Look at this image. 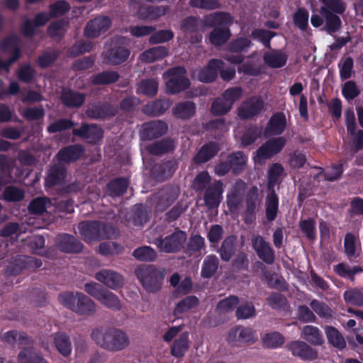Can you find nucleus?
Listing matches in <instances>:
<instances>
[{"label": "nucleus", "instance_id": "obj_61", "mask_svg": "<svg viewBox=\"0 0 363 363\" xmlns=\"http://www.w3.org/2000/svg\"><path fill=\"white\" fill-rule=\"evenodd\" d=\"M232 107L221 96L215 99L211 105V112L213 116H220L227 114Z\"/></svg>", "mask_w": 363, "mask_h": 363}, {"label": "nucleus", "instance_id": "obj_7", "mask_svg": "<svg viewBox=\"0 0 363 363\" xmlns=\"http://www.w3.org/2000/svg\"><path fill=\"white\" fill-rule=\"evenodd\" d=\"M168 79L166 82L167 92L176 94L187 89L191 84L186 76V70L184 67L177 66L169 69L165 72Z\"/></svg>", "mask_w": 363, "mask_h": 363}, {"label": "nucleus", "instance_id": "obj_34", "mask_svg": "<svg viewBox=\"0 0 363 363\" xmlns=\"http://www.w3.org/2000/svg\"><path fill=\"white\" fill-rule=\"evenodd\" d=\"M129 184V179L123 177L113 179L106 184L107 193L111 197L121 196L127 191Z\"/></svg>", "mask_w": 363, "mask_h": 363}, {"label": "nucleus", "instance_id": "obj_36", "mask_svg": "<svg viewBox=\"0 0 363 363\" xmlns=\"http://www.w3.org/2000/svg\"><path fill=\"white\" fill-rule=\"evenodd\" d=\"M172 111L176 118L186 121L195 115L196 106L191 101H185L177 104Z\"/></svg>", "mask_w": 363, "mask_h": 363}, {"label": "nucleus", "instance_id": "obj_26", "mask_svg": "<svg viewBox=\"0 0 363 363\" xmlns=\"http://www.w3.org/2000/svg\"><path fill=\"white\" fill-rule=\"evenodd\" d=\"M169 11L168 6H141L138 16L143 21H155Z\"/></svg>", "mask_w": 363, "mask_h": 363}, {"label": "nucleus", "instance_id": "obj_12", "mask_svg": "<svg viewBox=\"0 0 363 363\" xmlns=\"http://www.w3.org/2000/svg\"><path fill=\"white\" fill-rule=\"evenodd\" d=\"M264 107L263 100L258 96H251L244 100L238 108V116L240 120H250L261 113Z\"/></svg>", "mask_w": 363, "mask_h": 363}, {"label": "nucleus", "instance_id": "obj_39", "mask_svg": "<svg viewBox=\"0 0 363 363\" xmlns=\"http://www.w3.org/2000/svg\"><path fill=\"white\" fill-rule=\"evenodd\" d=\"M120 78L118 72L113 70L103 71L91 77V84L94 86L108 85L116 82Z\"/></svg>", "mask_w": 363, "mask_h": 363}, {"label": "nucleus", "instance_id": "obj_23", "mask_svg": "<svg viewBox=\"0 0 363 363\" xmlns=\"http://www.w3.org/2000/svg\"><path fill=\"white\" fill-rule=\"evenodd\" d=\"M84 153V148L82 145H70L61 148L56 157L59 162L70 163L78 160Z\"/></svg>", "mask_w": 363, "mask_h": 363}, {"label": "nucleus", "instance_id": "obj_63", "mask_svg": "<svg viewBox=\"0 0 363 363\" xmlns=\"http://www.w3.org/2000/svg\"><path fill=\"white\" fill-rule=\"evenodd\" d=\"M48 203H50V199L46 197H37L30 202L28 208L31 214L42 215L46 211Z\"/></svg>", "mask_w": 363, "mask_h": 363}, {"label": "nucleus", "instance_id": "obj_8", "mask_svg": "<svg viewBox=\"0 0 363 363\" xmlns=\"http://www.w3.org/2000/svg\"><path fill=\"white\" fill-rule=\"evenodd\" d=\"M41 259L26 255H17L12 258L7 266L5 274L8 277L17 276L24 269H36L41 267Z\"/></svg>", "mask_w": 363, "mask_h": 363}, {"label": "nucleus", "instance_id": "obj_59", "mask_svg": "<svg viewBox=\"0 0 363 363\" xmlns=\"http://www.w3.org/2000/svg\"><path fill=\"white\" fill-rule=\"evenodd\" d=\"M309 13L304 7L297 9L293 16L294 25L301 30L305 31L308 27Z\"/></svg>", "mask_w": 363, "mask_h": 363}, {"label": "nucleus", "instance_id": "obj_54", "mask_svg": "<svg viewBox=\"0 0 363 363\" xmlns=\"http://www.w3.org/2000/svg\"><path fill=\"white\" fill-rule=\"evenodd\" d=\"M335 272L341 277L348 278L350 280H353L354 276L362 272L363 270L359 266H354L350 268L345 263H340L334 267Z\"/></svg>", "mask_w": 363, "mask_h": 363}, {"label": "nucleus", "instance_id": "obj_37", "mask_svg": "<svg viewBox=\"0 0 363 363\" xmlns=\"http://www.w3.org/2000/svg\"><path fill=\"white\" fill-rule=\"evenodd\" d=\"M237 242V237L233 235H228L223 240L220 249L218 250L223 261H230L235 254Z\"/></svg>", "mask_w": 363, "mask_h": 363}, {"label": "nucleus", "instance_id": "obj_2", "mask_svg": "<svg viewBox=\"0 0 363 363\" xmlns=\"http://www.w3.org/2000/svg\"><path fill=\"white\" fill-rule=\"evenodd\" d=\"M78 230L83 240L87 243L116 238L119 235L117 228L100 220L81 222L78 224Z\"/></svg>", "mask_w": 363, "mask_h": 363}, {"label": "nucleus", "instance_id": "obj_43", "mask_svg": "<svg viewBox=\"0 0 363 363\" xmlns=\"http://www.w3.org/2000/svg\"><path fill=\"white\" fill-rule=\"evenodd\" d=\"M219 267V259L215 255H207L203 259L201 275L203 278L210 279L215 275Z\"/></svg>", "mask_w": 363, "mask_h": 363}, {"label": "nucleus", "instance_id": "obj_57", "mask_svg": "<svg viewBox=\"0 0 363 363\" xmlns=\"http://www.w3.org/2000/svg\"><path fill=\"white\" fill-rule=\"evenodd\" d=\"M323 6L320 8V12H323L324 9L331 11L337 14H343L347 9L346 3L344 0H319Z\"/></svg>", "mask_w": 363, "mask_h": 363}, {"label": "nucleus", "instance_id": "obj_19", "mask_svg": "<svg viewBox=\"0 0 363 363\" xmlns=\"http://www.w3.org/2000/svg\"><path fill=\"white\" fill-rule=\"evenodd\" d=\"M225 62L220 59H211L206 66L201 69L197 75L198 80L203 83L214 82L219 71L224 68Z\"/></svg>", "mask_w": 363, "mask_h": 363}, {"label": "nucleus", "instance_id": "obj_6", "mask_svg": "<svg viewBox=\"0 0 363 363\" xmlns=\"http://www.w3.org/2000/svg\"><path fill=\"white\" fill-rule=\"evenodd\" d=\"M187 239L185 231L177 228L172 233L164 238L160 236L155 240V245L160 251L165 253H175L181 251Z\"/></svg>", "mask_w": 363, "mask_h": 363}, {"label": "nucleus", "instance_id": "obj_49", "mask_svg": "<svg viewBox=\"0 0 363 363\" xmlns=\"http://www.w3.org/2000/svg\"><path fill=\"white\" fill-rule=\"evenodd\" d=\"M211 177L207 170L199 172L192 181L191 187L196 192H202L211 185Z\"/></svg>", "mask_w": 363, "mask_h": 363}, {"label": "nucleus", "instance_id": "obj_44", "mask_svg": "<svg viewBox=\"0 0 363 363\" xmlns=\"http://www.w3.org/2000/svg\"><path fill=\"white\" fill-rule=\"evenodd\" d=\"M227 160L235 174H239L244 170L247 157L242 151L232 152L228 155Z\"/></svg>", "mask_w": 363, "mask_h": 363}, {"label": "nucleus", "instance_id": "obj_25", "mask_svg": "<svg viewBox=\"0 0 363 363\" xmlns=\"http://www.w3.org/2000/svg\"><path fill=\"white\" fill-rule=\"evenodd\" d=\"M220 147L216 142H208L201 147L193 157V162L196 164L206 163L213 158L219 152Z\"/></svg>", "mask_w": 363, "mask_h": 363}, {"label": "nucleus", "instance_id": "obj_29", "mask_svg": "<svg viewBox=\"0 0 363 363\" xmlns=\"http://www.w3.org/2000/svg\"><path fill=\"white\" fill-rule=\"evenodd\" d=\"M172 105L169 99H156L148 102L143 106V113L149 116H159L162 115Z\"/></svg>", "mask_w": 363, "mask_h": 363}, {"label": "nucleus", "instance_id": "obj_17", "mask_svg": "<svg viewBox=\"0 0 363 363\" xmlns=\"http://www.w3.org/2000/svg\"><path fill=\"white\" fill-rule=\"evenodd\" d=\"M223 184L215 180L204 190L203 200L208 209L217 208L223 199Z\"/></svg>", "mask_w": 363, "mask_h": 363}, {"label": "nucleus", "instance_id": "obj_13", "mask_svg": "<svg viewBox=\"0 0 363 363\" xmlns=\"http://www.w3.org/2000/svg\"><path fill=\"white\" fill-rule=\"evenodd\" d=\"M252 247L263 262L269 265L274 263L275 252L270 243L264 237L259 235L254 236L252 239Z\"/></svg>", "mask_w": 363, "mask_h": 363}, {"label": "nucleus", "instance_id": "obj_1", "mask_svg": "<svg viewBox=\"0 0 363 363\" xmlns=\"http://www.w3.org/2000/svg\"><path fill=\"white\" fill-rule=\"evenodd\" d=\"M91 338L101 348L110 352L125 349L130 344L127 333L114 327H100L92 330Z\"/></svg>", "mask_w": 363, "mask_h": 363}, {"label": "nucleus", "instance_id": "obj_3", "mask_svg": "<svg viewBox=\"0 0 363 363\" xmlns=\"http://www.w3.org/2000/svg\"><path fill=\"white\" fill-rule=\"evenodd\" d=\"M231 16L227 12H217L207 17V26L213 28L208 35L209 42L216 47L225 44L231 36Z\"/></svg>", "mask_w": 363, "mask_h": 363}, {"label": "nucleus", "instance_id": "obj_28", "mask_svg": "<svg viewBox=\"0 0 363 363\" xmlns=\"http://www.w3.org/2000/svg\"><path fill=\"white\" fill-rule=\"evenodd\" d=\"M263 60L269 67L278 69L286 65L288 55L281 50L274 49L264 54Z\"/></svg>", "mask_w": 363, "mask_h": 363}, {"label": "nucleus", "instance_id": "obj_18", "mask_svg": "<svg viewBox=\"0 0 363 363\" xmlns=\"http://www.w3.org/2000/svg\"><path fill=\"white\" fill-rule=\"evenodd\" d=\"M111 25V20L108 16H98L90 20L85 28L84 35L87 38H98L106 33Z\"/></svg>", "mask_w": 363, "mask_h": 363}, {"label": "nucleus", "instance_id": "obj_38", "mask_svg": "<svg viewBox=\"0 0 363 363\" xmlns=\"http://www.w3.org/2000/svg\"><path fill=\"white\" fill-rule=\"evenodd\" d=\"M301 337L307 342L314 346H320L324 343L323 335L316 326L305 325L302 329Z\"/></svg>", "mask_w": 363, "mask_h": 363}, {"label": "nucleus", "instance_id": "obj_53", "mask_svg": "<svg viewBox=\"0 0 363 363\" xmlns=\"http://www.w3.org/2000/svg\"><path fill=\"white\" fill-rule=\"evenodd\" d=\"M99 301L108 309L114 311H119L122 308L118 297L108 290H106Z\"/></svg>", "mask_w": 363, "mask_h": 363}, {"label": "nucleus", "instance_id": "obj_35", "mask_svg": "<svg viewBox=\"0 0 363 363\" xmlns=\"http://www.w3.org/2000/svg\"><path fill=\"white\" fill-rule=\"evenodd\" d=\"M286 118L283 112L274 113L269 120L266 130L272 135H281L286 127Z\"/></svg>", "mask_w": 363, "mask_h": 363}, {"label": "nucleus", "instance_id": "obj_48", "mask_svg": "<svg viewBox=\"0 0 363 363\" xmlns=\"http://www.w3.org/2000/svg\"><path fill=\"white\" fill-rule=\"evenodd\" d=\"M132 255L140 262H150L156 259L157 253L150 246L143 245L135 249Z\"/></svg>", "mask_w": 363, "mask_h": 363}, {"label": "nucleus", "instance_id": "obj_16", "mask_svg": "<svg viewBox=\"0 0 363 363\" xmlns=\"http://www.w3.org/2000/svg\"><path fill=\"white\" fill-rule=\"evenodd\" d=\"M286 143V140L284 137L268 140L257 149V159L264 160L272 158L282 150Z\"/></svg>", "mask_w": 363, "mask_h": 363}, {"label": "nucleus", "instance_id": "obj_31", "mask_svg": "<svg viewBox=\"0 0 363 363\" xmlns=\"http://www.w3.org/2000/svg\"><path fill=\"white\" fill-rule=\"evenodd\" d=\"M86 95L72 89L63 90L60 96L62 104L68 108L80 107L85 101Z\"/></svg>", "mask_w": 363, "mask_h": 363}, {"label": "nucleus", "instance_id": "obj_52", "mask_svg": "<svg viewBox=\"0 0 363 363\" xmlns=\"http://www.w3.org/2000/svg\"><path fill=\"white\" fill-rule=\"evenodd\" d=\"M252 45V43L249 38L238 37L229 43L228 49L234 53L247 52Z\"/></svg>", "mask_w": 363, "mask_h": 363}, {"label": "nucleus", "instance_id": "obj_46", "mask_svg": "<svg viewBox=\"0 0 363 363\" xmlns=\"http://www.w3.org/2000/svg\"><path fill=\"white\" fill-rule=\"evenodd\" d=\"M18 359L19 363H50L40 353L27 347L19 352Z\"/></svg>", "mask_w": 363, "mask_h": 363}, {"label": "nucleus", "instance_id": "obj_10", "mask_svg": "<svg viewBox=\"0 0 363 363\" xmlns=\"http://www.w3.org/2000/svg\"><path fill=\"white\" fill-rule=\"evenodd\" d=\"M118 108L107 101H94L89 103L86 110V116L94 120H104L116 116Z\"/></svg>", "mask_w": 363, "mask_h": 363}, {"label": "nucleus", "instance_id": "obj_42", "mask_svg": "<svg viewBox=\"0 0 363 363\" xmlns=\"http://www.w3.org/2000/svg\"><path fill=\"white\" fill-rule=\"evenodd\" d=\"M54 345L56 350L63 357H67L72 352V343L68 335L65 333H57L54 335Z\"/></svg>", "mask_w": 363, "mask_h": 363}, {"label": "nucleus", "instance_id": "obj_62", "mask_svg": "<svg viewBox=\"0 0 363 363\" xmlns=\"http://www.w3.org/2000/svg\"><path fill=\"white\" fill-rule=\"evenodd\" d=\"M284 172V167L279 163H274L267 172V185L269 188H273L278 182L279 178Z\"/></svg>", "mask_w": 363, "mask_h": 363}, {"label": "nucleus", "instance_id": "obj_24", "mask_svg": "<svg viewBox=\"0 0 363 363\" xmlns=\"http://www.w3.org/2000/svg\"><path fill=\"white\" fill-rule=\"evenodd\" d=\"M176 149L174 140L171 138H165L147 146V152L154 156H162L174 153Z\"/></svg>", "mask_w": 363, "mask_h": 363}, {"label": "nucleus", "instance_id": "obj_15", "mask_svg": "<svg viewBox=\"0 0 363 363\" xmlns=\"http://www.w3.org/2000/svg\"><path fill=\"white\" fill-rule=\"evenodd\" d=\"M56 247L62 252L77 254L82 251L84 245L75 236L68 233H60L55 240Z\"/></svg>", "mask_w": 363, "mask_h": 363}, {"label": "nucleus", "instance_id": "obj_32", "mask_svg": "<svg viewBox=\"0 0 363 363\" xmlns=\"http://www.w3.org/2000/svg\"><path fill=\"white\" fill-rule=\"evenodd\" d=\"M130 51L124 46H115L108 49L106 53V60L113 65H118L125 62Z\"/></svg>", "mask_w": 363, "mask_h": 363}, {"label": "nucleus", "instance_id": "obj_22", "mask_svg": "<svg viewBox=\"0 0 363 363\" xmlns=\"http://www.w3.org/2000/svg\"><path fill=\"white\" fill-rule=\"evenodd\" d=\"M95 279L107 287L116 290L123 284V278L118 272L111 269H101L96 272Z\"/></svg>", "mask_w": 363, "mask_h": 363}, {"label": "nucleus", "instance_id": "obj_21", "mask_svg": "<svg viewBox=\"0 0 363 363\" xmlns=\"http://www.w3.org/2000/svg\"><path fill=\"white\" fill-rule=\"evenodd\" d=\"M72 134L87 140L90 143H96L103 138L104 131L96 124L83 123L79 128H74Z\"/></svg>", "mask_w": 363, "mask_h": 363}, {"label": "nucleus", "instance_id": "obj_51", "mask_svg": "<svg viewBox=\"0 0 363 363\" xmlns=\"http://www.w3.org/2000/svg\"><path fill=\"white\" fill-rule=\"evenodd\" d=\"M158 83L154 79H146L140 82L137 88V93L152 97L157 94Z\"/></svg>", "mask_w": 363, "mask_h": 363}, {"label": "nucleus", "instance_id": "obj_64", "mask_svg": "<svg viewBox=\"0 0 363 363\" xmlns=\"http://www.w3.org/2000/svg\"><path fill=\"white\" fill-rule=\"evenodd\" d=\"M74 125V123L68 118H60L50 123L47 127L49 133H56L64 130H69Z\"/></svg>", "mask_w": 363, "mask_h": 363}, {"label": "nucleus", "instance_id": "obj_27", "mask_svg": "<svg viewBox=\"0 0 363 363\" xmlns=\"http://www.w3.org/2000/svg\"><path fill=\"white\" fill-rule=\"evenodd\" d=\"M177 168L178 162L176 159L172 158L164 160L153 167V175L157 179L164 180L167 177H172Z\"/></svg>", "mask_w": 363, "mask_h": 363}, {"label": "nucleus", "instance_id": "obj_50", "mask_svg": "<svg viewBox=\"0 0 363 363\" xmlns=\"http://www.w3.org/2000/svg\"><path fill=\"white\" fill-rule=\"evenodd\" d=\"M206 243L204 238L200 235H191L186 244V253L189 256L201 253L202 250H205Z\"/></svg>", "mask_w": 363, "mask_h": 363}, {"label": "nucleus", "instance_id": "obj_9", "mask_svg": "<svg viewBox=\"0 0 363 363\" xmlns=\"http://www.w3.org/2000/svg\"><path fill=\"white\" fill-rule=\"evenodd\" d=\"M246 208L242 213V219L245 224L251 225L256 220V214L262 203L259 189L252 186L247 192L245 196Z\"/></svg>", "mask_w": 363, "mask_h": 363}, {"label": "nucleus", "instance_id": "obj_47", "mask_svg": "<svg viewBox=\"0 0 363 363\" xmlns=\"http://www.w3.org/2000/svg\"><path fill=\"white\" fill-rule=\"evenodd\" d=\"M199 304V300L196 296L191 295L186 296L177 303L174 309V314L175 315H180L196 308Z\"/></svg>", "mask_w": 363, "mask_h": 363}, {"label": "nucleus", "instance_id": "obj_4", "mask_svg": "<svg viewBox=\"0 0 363 363\" xmlns=\"http://www.w3.org/2000/svg\"><path fill=\"white\" fill-rule=\"evenodd\" d=\"M164 272V269H160L153 264H140L135 269V274L143 288L151 293L160 290Z\"/></svg>", "mask_w": 363, "mask_h": 363}, {"label": "nucleus", "instance_id": "obj_33", "mask_svg": "<svg viewBox=\"0 0 363 363\" xmlns=\"http://www.w3.org/2000/svg\"><path fill=\"white\" fill-rule=\"evenodd\" d=\"M190 347L189 332L182 333L175 339L171 347L170 353L176 358L183 357Z\"/></svg>", "mask_w": 363, "mask_h": 363}, {"label": "nucleus", "instance_id": "obj_5", "mask_svg": "<svg viewBox=\"0 0 363 363\" xmlns=\"http://www.w3.org/2000/svg\"><path fill=\"white\" fill-rule=\"evenodd\" d=\"M60 302L79 315H91L96 311L95 303L82 292H65L59 295Z\"/></svg>", "mask_w": 363, "mask_h": 363}, {"label": "nucleus", "instance_id": "obj_55", "mask_svg": "<svg viewBox=\"0 0 363 363\" xmlns=\"http://www.w3.org/2000/svg\"><path fill=\"white\" fill-rule=\"evenodd\" d=\"M238 336V341L240 342L248 343L253 340V333L250 328H240L231 330L228 334L229 341L234 340Z\"/></svg>", "mask_w": 363, "mask_h": 363}, {"label": "nucleus", "instance_id": "obj_20", "mask_svg": "<svg viewBox=\"0 0 363 363\" xmlns=\"http://www.w3.org/2000/svg\"><path fill=\"white\" fill-rule=\"evenodd\" d=\"M67 169L62 164H55L48 169L45 177V186L52 188L62 185L67 177Z\"/></svg>", "mask_w": 363, "mask_h": 363}, {"label": "nucleus", "instance_id": "obj_30", "mask_svg": "<svg viewBox=\"0 0 363 363\" xmlns=\"http://www.w3.org/2000/svg\"><path fill=\"white\" fill-rule=\"evenodd\" d=\"M325 20V25L323 28L328 34L333 35L337 33L342 27V21L339 16L340 14L328 11L323 10V12H320Z\"/></svg>", "mask_w": 363, "mask_h": 363}, {"label": "nucleus", "instance_id": "obj_11", "mask_svg": "<svg viewBox=\"0 0 363 363\" xmlns=\"http://www.w3.org/2000/svg\"><path fill=\"white\" fill-rule=\"evenodd\" d=\"M168 131V125L161 120H152L143 123L139 130V136L143 141L158 139Z\"/></svg>", "mask_w": 363, "mask_h": 363}, {"label": "nucleus", "instance_id": "obj_40", "mask_svg": "<svg viewBox=\"0 0 363 363\" xmlns=\"http://www.w3.org/2000/svg\"><path fill=\"white\" fill-rule=\"evenodd\" d=\"M279 197L274 190L271 191L266 197L265 216L268 222L275 220L279 212Z\"/></svg>", "mask_w": 363, "mask_h": 363}, {"label": "nucleus", "instance_id": "obj_14", "mask_svg": "<svg viewBox=\"0 0 363 363\" xmlns=\"http://www.w3.org/2000/svg\"><path fill=\"white\" fill-rule=\"evenodd\" d=\"M286 348L294 357L303 361H314L318 357L317 350L302 340L291 341L286 345Z\"/></svg>", "mask_w": 363, "mask_h": 363}, {"label": "nucleus", "instance_id": "obj_45", "mask_svg": "<svg viewBox=\"0 0 363 363\" xmlns=\"http://www.w3.org/2000/svg\"><path fill=\"white\" fill-rule=\"evenodd\" d=\"M325 333L328 342L333 347L339 350H343L346 347V342L342 335L336 328L327 325L325 328Z\"/></svg>", "mask_w": 363, "mask_h": 363}, {"label": "nucleus", "instance_id": "obj_60", "mask_svg": "<svg viewBox=\"0 0 363 363\" xmlns=\"http://www.w3.org/2000/svg\"><path fill=\"white\" fill-rule=\"evenodd\" d=\"M302 233L310 240H314L316 237L315 220L312 218L302 219L298 223Z\"/></svg>", "mask_w": 363, "mask_h": 363}, {"label": "nucleus", "instance_id": "obj_41", "mask_svg": "<svg viewBox=\"0 0 363 363\" xmlns=\"http://www.w3.org/2000/svg\"><path fill=\"white\" fill-rule=\"evenodd\" d=\"M168 48L165 46H157L143 52L140 58L143 62L150 63L164 59L168 55Z\"/></svg>", "mask_w": 363, "mask_h": 363}, {"label": "nucleus", "instance_id": "obj_56", "mask_svg": "<svg viewBox=\"0 0 363 363\" xmlns=\"http://www.w3.org/2000/svg\"><path fill=\"white\" fill-rule=\"evenodd\" d=\"M343 298L347 304L363 306V290L356 288L347 289L344 292Z\"/></svg>", "mask_w": 363, "mask_h": 363}, {"label": "nucleus", "instance_id": "obj_58", "mask_svg": "<svg viewBox=\"0 0 363 363\" xmlns=\"http://www.w3.org/2000/svg\"><path fill=\"white\" fill-rule=\"evenodd\" d=\"M310 306L313 311L322 318L330 319L333 316V310L323 301L317 299H313L310 302Z\"/></svg>", "mask_w": 363, "mask_h": 363}]
</instances>
